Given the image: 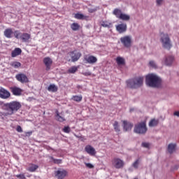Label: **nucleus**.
Segmentation results:
<instances>
[{"label":"nucleus","instance_id":"nucleus-1","mask_svg":"<svg viewBox=\"0 0 179 179\" xmlns=\"http://www.w3.org/2000/svg\"><path fill=\"white\" fill-rule=\"evenodd\" d=\"M1 108L4 111H6L5 115H13V114L17 113L18 110L22 108V103L17 101H12L4 103H3L1 104Z\"/></svg>","mask_w":179,"mask_h":179},{"label":"nucleus","instance_id":"nucleus-2","mask_svg":"<svg viewBox=\"0 0 179 179\" xmlns=\"http://www.w3.org/2000/svg\"><path fill=\"white\" fill-rule=\"evenodd\" d=\"M143 80L145 77L138 76L134 78L126 80L127 87L129 89H139L143 86Z\"/></svg>","mask_w":179,"mask_h":179},{"label":"nucleus","instance_id":"nucleus-3","mask_svg":"<svg viewBox=\"0 0 179 179\" xmlns=\"http://www.w3.org/2000/svg\"><path fill=\"white\" fill-rule=\"evenodd\" d=\"M145 83L150 87H159L162 85V79L155 74H148L145 77Z\"/></svg>","mask_w":179,"mask_h":179},{"label":"nucleus","instance_id":"nucleus-4","mask_svg":"<svg viewBox=\"0 0 179 179\" xmlns=\"http://www.w3.org/2000/svg\"><path fill=\"white\" fill-rule=\"evenodd\" d=\"M160 41L162 44V47L166 50H170L173 45L171 44V39L169 34L161 33L160 34Z\"/></svg>","mask_w":179,"mask_h":179},{"label":"nucleus","instance_id":"nucleus-5","mask_svg":"<svg viewBox=\"0 0 179 179\" xmlns=\"http://www.w3.org/2000/svg\"><path fill=\"white\" fill-rule=\"evenodd\" d=\"M134 132L135 134H138L139 135H145V134L148 132L146 122H141L135 124Z\"/></svg>","mask_w":179,"mask_h":179},{"label":"nucleus","instance_id":"nucleus-6","mask_svg":"<svg viewBox=\"0 0 179 179\" xmlns=\"http://www.w3.org/2000/svg\"><path fill=\"white\" fill-rule=\"evenodd\" d=\"M14 37L17 39L20 38L22 43H29L30 38H31V35L27 33H20L19 30H16L14 31Z\"/></svg>","mask_w":179,"mask_h":179},{"label":"nucleus","instance_id":"nucleus-7","mask_svg":"<svg viewBox=\"0 0 179 179\" xmlns=\"http://www.w3.org/2000/svg\"><path fill=\"white\" fill-rule=\"evenodd\" d=\"M112 166L115 169H117V170H120V169H124V166H125V162L124 160L115 157L111 161Z\"/></svg>","mask_w":179,"mask_h":179},{"label":"nucleus","instance_id":"nucleus-8","mask_svg":"<svg viewBox=\"0 0 179 179\" xmlns=\"http://www.w3.org/2000/svg\"><path fill=\"white\" fill-rule=\"evenodd\" d=\"M120 41L125 48H129L132 44V39L129 36H125L120 38Z\"/></svg>","mask_w":179,"mask_h":179},{"label":"nucleus","instance_id":"nucleus-9","mask_svg":"<svg viewBox=\"0 0 179 179\" xmlns=\"http://www.w3.org/2000/svg\"><path fill=\"white\" fill-rule=\"evenodd\" d=\"M15 78L20 83H29V78L23 73H20L15 76Z\"/></svg>","mask_w":179,"mask_h":179},{"label":"nucleus","instance_id":"nucleus-10","mask_svg":"<svg viewBox=\"0 0 179 179\" xmlns=\"http://www.w3.org/2000/svg\"><path fill=\"white\" fill-rule=\"evenodd\" d=\"M69 55L71 58L72 62H76L79 61L80 57H82V53L80 52H76V50L71 51L69 52Z\"/></svg>","mask_w":179,"mask_h":179},{"label":"nucleus","instance_id":"nucleus-11","mask_svg":"<svg viewBox=\"0 0 179 179\" xmlns=\"http://www.w3.org/2000/svg\"><path fill=\"white\" fill-rule=\"evenodd\" d=\"M55 176L56 178L64 179L66 176H68V171H66V170H58L55 171Z\"/></svg>","mask_w":179,"mask_h":179},{"label":"nucleus","instance_id":"nucleus-12","mask_svg":"<svg viewBox=\"0 0 179 179\" xmlns=\"http://www.w3.org/2000/svg\"><path fill=\"white\" fill-rule=\"evenodd\" d=\"M10 97V92L4 88L0 89V99H3L6 100V99H9Z\"/></svg>","mask_w":179,"mask_h":179},{"label":"nucleus","instance_id":"nucleus-13","mask_svg":"<svg viewBox=\"0 0 179 179\" xmlns=\"http://www.w3.org/2000/svg\"><path fill=\"white\" fill-rule=\"evenodd\" d=\"M43 64L46 66L45 71H50L52 65V59L49 57H45L43 59Z\"/></svg>","mask_w":179,"mask_h":179},{"label":"nucleus","instance_id":"nucleus-14","mask_svg":"<svg viewBox=\"0 0 179 179\" xmlns=\"http://www.w3.org/2000/svg\"><path fill=\"white\" fill-rule=\"evenodd\" d=\"M10 90L13 96H22V94L23 93V90L18 87H11Z\"/></svg>","mask_w":179,"mask_h":179},{"label":"nucleus","instance_id":"nucleus-15","mask_svg":"<svg viewBox=\"0 0 179 179\" xmlns=\"http://www.w3.org/2000/svg\"><path fill=\"white\" fill-rule=\"evenodd\" d=\"M122 122H123V130L124 132L131 131V129H132V128L134 127V124L127 120H123Z\"/></svg>","mask_w":179,"mask_h":179},{"label":"nucleus","instance_id":"nucleus-16","mask_svg":"<svg viewBox=\"0 0 179 179\" xmlns=\"http://www.w3.org/2000/svg\"><path fill=\"white\" fill-rule=\"evenodd\" d=\"M84 60L86 61L85 64H96V62H97V57L93 55H90L88 57L87 55H85L84 57Z\"/></svg>","mask_w":179,"mask_h":179},{"label":"nucleus","instance_id":"nucleus-17","mask_svg":"<svg viewBox=\"0 0 179 179\" xmlns=\"http://www.w3.org/2000/svg\"><path fill=\"white\" fill-rule=\"evenodd\" d=\"M85 150L86 152L88 153V155H90V156H96V149H94V148H93L92 145H86L85 148Z\"/></svg>","mask_w":179,"mask_h":179},{"label":"nucleus","instance_id":"nucleus-18","mask_svg":"<svg viewBox=\"0 0 179 179\" xmlns=\"http://www.w3.org/2000/svg\"><path fill=\"white\" fill-rule=\"evenodd\" d=\"M127 24L125 23L119 24L116 25V30L120 33V34L122 33H125L127 31Z\"/></svg>","mask_w":179,"mask_h":179},{"label":"nucleus","instance_id":"nucleus-19","mask_svg":"<svg viewBox=\"0 0 179 179\" xmlns=\"http://www.w3.org/2000/svg\"><path fill=\"white\" fill-rule=\"evenodd\" d=\"M74 17L78 20H89V15H85L79 13H76Z\"/></svg>","mask_w":179,"mask_h":179},{"label":"nucleus","instance_id":"nucleus-20","mask_svg":"<svg viewBox=\"0 0 179 179\" xmlns=\"http://www.w3.org/2000/svg\"><path fill=\"white\" fill-rule=\"evenodd\" d=\"M3 34L7 38H12V34H13V31L12 30V28L6 29Z\"/></svg>","mask_w":179,"mask_h":179},{"label":"nucleus","instance_id":"nucleus-21","mask_svg":"<svg viewBox=\"0 0 179 179\" xmlns=\"http://www.w3.org/2000/svg\"><path fill=\"white\" fill-rule=\"evenodd\" d=\"M20 54H22V49L16 48L14 50L12 51L11 57L15 58V57H17V55H20Z\"/></svg>","mask_w":179,"mask_h":179},{"label":"nucleus","instance_id":"nucleus-22","mask_svg":"<svg viewBox=\"0 0 179 179\" xmlns=\"http://www.w3.org/2000/svg\"><path fill=\"white\" fill-rule=\"evenodd\" d=\"M177 146V145L173 144V143H170L168 145V152L169 153H174V152H176V147Z\"/></svg>","mask_w":179,"mask_h":179},{"label":"nucleus","instance_id":"nucleus-23","mask_svg":"<svg viewBox=\"0 0 179 179\" xmlns=\"http://www.w3.org/2000/svg\"><path fill=\"white\" fill-rule=\"evenodd\" d=\"M119 19L120 20H124L125 22H128V20L131 19V16H129V15H127L125 13H122Z\"/></svg>","mask_w":179,"mask_h":179},{"label":"nucleus","instance_id":"nucleus-24","mask_svg":"<svg viewBox=\"0 0 179 179\" xmlns=\"http://www.w3.org/2000/svg\"><path fill=\"white\" fill-rule=\"evenodd\" d=\"M71 29L73 31H78V30L80 29V25L76 22H73L71 24Z\"/></svg>","mask_w":179,"mask_h":179},{"label":"nucleus","instance_id":"nucleus-25","mask_svg":"<svg viewBox=\"0 0 179 179\" xmlns=\"http://www.w3.org/2000/svg\"><path fill=\"white\" fill-rule=\"evenodd\" d=\"M48 92H52V93H55V92H58V87H57L54 84H51L48 87Z\"/></svg>","mask_w":179,"mask_h":179},{"label":"nucleus","instance_id":"nucleus-26","mask_svg":"<svg viewBox=\"0 0 179 179\" xmlns=\"http://www.w3.org/2000/svg\"><path fill=\"white\" fill-rule=\"evenodd\" d=\"M122 13V11L119 8H115L113 12V14L115 15V16L117 19H120V17L121 16Z\"/></svg>","mask_w":179,"mask_h":179},{"label":"nucleus","instance_id":"nucleus-27","mask_svg":"<svg viewBox=\"0 0 179 179\" xmlns=\"http://www.w3.org/2000/svg\"><path fill=\"white\" fill-rule=\"evenodd\" d=\"M149 127H157V125H159V120H156V119H152L149 124H148Z\"/></svg>","mask_w":179,"mask_h":179},{"label":"nucleus","instance_id":"nucleus-28","mask_svg":"<svg viewBox=\"0 0 179 179\" xmlns=\"http://www.w3.org/2000/svg\"><path fill=\"white\" fill-rule=\"evenodd\" d=\"M117 65H125V59L124 57H117L116 58Z\"/></svg>","mask_w":179,"mask_h":179},{"label":"nucleus","instance_id":"nucleus-29","mask_svg":"<svg viewBox=\"0 0 179 179\" xmlns=\"http://www.w3.org/2000/svg\"><path fill=\"white\" fill-rule=\"evenodd\" d=\"M173 61H174V57L173 56H169L166 57L165 60V64L166 65L170 66L171 64H173Z\"/></svg>","mask_w":179,"mask_h":179},{"label":"nucleus","instance_id":"nucleus-30","mask_svg":"<svg viewBox=\"0 0 179 179\" xmlns=\"http://www.w3.org/2000/svg\"><path fill=\"white\" fill-rule=\"evenodd\" d=\"M38 169V166L34 164H31L29 168L28 169V171H30V173H34L36 170Z\"/></svg>","mask_w":179,"mask_h":179},{"label":"nucleus","instance_id":"nucleus-31","mask_svg":"<svg viewBox=\"0 0 179 179\" xmlns=\"http://www.w3.org/2000/svg\"><path fill=\"white\" fill-rule=\"evenodd\" d=\"M113 128L115 132H121V128L120 127V124L117 121H115V122L113 123Z\"/></svg>","mask_w":179,"mask_h":179},{"label":"nucleus","instance_id":"nucleus-32","mask_svg":"<svg viewBox=\"0 0 179 179\" xmlns=\"http://www.w3.org/2000/svg\"><path fill=\"white\" fill-rule=\"evenodd\" d=\"M10 66H13V68H15V69H17V68H20L22 66V64L19 62H13L10 64Z\"/></svg>","mask_w":179,"mask_h":179},{"label":"nucleus","instance_id":"nucleus-33","mask_svg":"<svg viewBox=\"0 0 179 179\" xmlns=\"http://www.w3.org/2000/svg\"><path fill=\"white\" fill-rule=\"evenodd\" d=\"M101 26L102 27H113V24L111 22H108V21H102L101 23Z\"/></svg>","mask_w":179,"mask_h":179},{"label":"nucleus","instance_id":"nucleus-34","mask_svg":"<svg viewBox=\"0 0 179 179\" xmlns=\"http://www.w3.org/2000/svg\"><path fill=\"white\" fill-rule=\"evenodd\" d=\"M56 118L59 122H64V121H66L65 117L59 115L58 110L56 112Z\"/></svg>","mask_w":179,"mask_h":179},{"label":"nucleus","instance_id":"nucleus-35","mask_svg":"<svg viewBox=\"0 0 179 179\" xmlns=\"http://www.w3.org/2000/svg\"><path fill=\"white\" fill-rule=\"evenodd\" d=\"M49 159H50V162H53V163H55V164H61V163H62V159H57L52 157H49Z\"/></svg>","mask_w":179,"mask_h":179},{"label":"nucleus","instance_id":"nucleus-36","mask_svg":"<svg viewBox=\"0 0 179 179\" xmlns=\"http://www.w3.org/2000/svg\"><path fill=\"white\" fill-rule=\"evenodd\" d=\"M83 99V97L82 96V95H80V96L76 95V96H73L72 98V99L74 101H77L78 103H79V101H82Z\"/></svg>","mask_w":179,"mask_h":179},{"label":"nucleus","instance_id":"nucleus-37","mask_svg":"<svg viewBox=\"0 0 179 179\" xmlns=\"http://www.w3.org/2000/svg\"><path fill=\"white\" fill-rule=\"evenodd\" d=\"M78 71V66H72L68 70L69 73H75Z\"/></svg>","mask_w":179,"mask_h":179},{"label":"nucleus","instance_id":"nucleus-38","mask_svg":"<svg viewBox=\"0 0 179 179\" xmlns=\"http://www.w3.org/2000/svg\"><path fill=\"white\" fill-rule=\"evenodd\" d=\"M62 131L65 134H69V132H71V127H69V126H66L63 128Z\"/></svg>","mask_w":179,"mask_h":179},{"label":"nucleus","instance_id":"nucleus-39","mask_svg":"<svg viewBox=\"0 0 179 179\" xmlns=\"http://www.w3.org/2000/svg\"><path fill=\"white\" fill-rule=\"evenodd\" d=\"M139 166V159H136L132 164V166L134 168V169H138Z\"/></svg>","mask_w":179,"mask_h":179},{"label":"nucleus","instance_id":"nucleus-40","mask_svg":"<svg viewBox=\"0 0 179 179\" xmlns=\"http://www.w3.org/2000/svg\"><path fill=\"white\" fill-rule=\"evenodd\" d=\"M149 65L150 66H151V68H155V69L157 68V65H156V63L154 61H150L149 62Z\"/></svg>","mask_w":179,"mask_h":179},{"label":"nucleus","instance_id":"nucleus-41","mask_svg":"<svg viewBox=\"0 0 179 179\" xmlns=\"http://www.w3.org/2000/svg\"><path fill=\"white\" fill-rule=\"evenodd\" d=\"M85 164L88 169H94V166L90 163H85Z\"/></svg>","mask_w":179,"mask_h":179},{"label":"nucleus","instance_id":"nucleus-42","mask_svg":"<svg viewBox=\"0 0 179 179\" xmlns=\"http://www.w3.org/2000/svg\"><path fill=\"white\" fill-rule=\"evenodd\" d=\"M16 177H17V178H20V179H26V176H25L24 174H23V173L17 175Z\"/></svg>","mask_w":179,"mask_h":179},{"label":"nucleus","instance_id":"nucleus-43","mask_svg":"<svg viewBox=\"0 0 179 179\" xmlns=\"http://www.w3.org/2000/svg\"><path fill=\"white\" fill-rule=\"evenodd\" d=\"M97 11V8H89L88 12L90 13H94V12Z\"/></svg>","mask_w":179,"mask_h":179},{"label":"nucleus","instance_id":"nucleus-44","mask_svg":"<svg viewBox=\"0 0 179 179\" xmlns=\"http://www.w3.org/2000/svg\"><path fill=\"white\" fill-rule=\"evenodd\" d=\"M16 131H17V132H23V129H22V127H20V126H17Z\"/></svg>","mask_w":179,"mask_h":179},{"label":"nucleus","instance_id":"nucleus-45","mask_svg":"<svg viewBox=\"0 0 179 179\" xmlns=\"http://www.w3.org/2000/svg\"><path fill=\"white\" fill-rule=\"evenodd\" d=\"M149 146H150L149 143H142V147L143 148H149Z\"/></svg>","mask_w":179,"mask_h":179},{"label":"nucleus","instance_id":"nucleus-46","mask_svg":"<svg viewBox=\"0 0 179 179\" xmlns=\"http://www.w3.org/2000/svg\"><path fill=\"white\" fill-rule=\"evenodd\" d=\"M83 73V75L84 76H90L92 75V73L90 72V71H88V72H84V73Z\"/></svg>","mask_w":179,"mask_h":179},{"label":"nucleus","instance_id":"nucleus-47","mask_svg":"<svg viewBox=\"0 0 179 179\" xmlns=\"http://www.w3.org/2000/svg\"><path fill=\"white\" fill-rule=\"evenodd\" d=\"M33 134V131H27L25 132L26 136H31V135Z\"/></svg>","mask_w":179,"mask_h":179},{"label":"nucleus","instance_id":"nucleus-48","mask_svg":"<svg viewBox=\"0 0 179 179\" xmlns=\"http://www.w3.org/2000/svg\"><path fill=\"white\" fill-rule=\"evenodd\" d=\"M162 3H163V0H157V4L162 5Z\"/></svg>","mask_w":179,"mask_h":179},{"label":"nucleus","instance_id":"nucleus-49","mask_svg":"<svg viewBox=\"0 0 179 179\" xmlns=\"http://www.w3.org/2000/svg\"><path fill=\"white\" fill-rule=\"evenodd\" d=\"M173 115H176V117H179V111L174 112Z\"/></svg>","mask_w":179,"mask_h":179}]
</instances>
